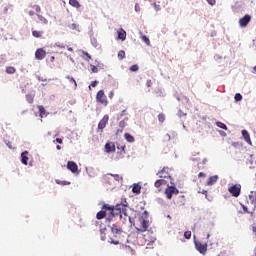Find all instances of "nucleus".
Here are the masks:
<instances>
[{
    "label": "nucleus",
    "instance_id": "obj_21",
    "mask_svg": "<svg viewBox=\"0 0 256 256\" xmlns=\"http://www.w3.org/2000/svg\"><path fill=\"white\" fill-rule=\"evenodd\" d=\"M16 72H17V69H15V67H13V66L6 67V73L8 75H14V73H16Z\"/></svg>",
    "mask_w": 256,
    "mask_h": 256
},
{
    "label": "nucleus",
    "instance_id": "obj_60",
    "mask_svg": "<svg viewBox=\"0 0 256 256\" xmlns=\"http://www.w3.org/2000/svg\"><path fill=\"white\" fill-rule=\"evenodd\" d=\"M205 161H207V159H204V160H203V163H205Z\"/></svg>",
    "mask_w": 256,
    "mask_h": 256
},
{
    "label": "nucleus",
    "instance_id": "obj_25",
    "mask_svg": "<svg viewBox=\"0 0 256 256\" xmlns=\"http://www.w3.org/2000/svg\"><path fill=\"white\" fill-rule=\"evenodd\" d=\"M127 123L125 122V120H122L119 122V127H121V129L117 130V133H123V129H125Z\"/></svg>",
    "mask_w": 256,
    "mask_h": 256
},
{
    "label": "nucleus",
    "instance_id": "obj_6",
    "mask_svg": "<svg viewBox=\"0 0 256 256\" xmlns=\"http://www.w3.org/2000/svg\"><path fill=\"white\" fill-rule=\"evenodd\" d=\"M156 175L160 179H171V174L169 173V167H164L162 170L158 171Z\"/></svg>",
    "mask_w": 256,
    "mask_h": 256
},
{
    "label": "nucleus",
    "instance_id": "obj_62",
    "mask_svg": "<svg viewBox=\"0 0 256 256\" xmlns=\"http://www.w3.org/2000/svg\"><path fill=\"white\" fill-rule=\"evenodd\" d=\"M110 96H113V92H111Z\"/></svg>",
    "mask_w": 256,
    "mask_h": 256
},
{
    "label": "nucleus",
    "instance_id": "obj_3",
    "mask_svg": "<svg viewBox=\"0 0 256 256\" xmlns=\"http://www.w3.org/2000/svg\"><path fill=\"white\" fill-rule=\"evenodd\" d=\"M164 193L167 199H173V195H179V190L175 186H167Z\"/></svg>",
    "mask_w": 256,
    "mask_h": 256
},
{
    "label": "nucleus",
    "instance_id": "obj_4",
    "mask_svg": "<svg viewBox=\"0 0 256 256\" xmlns=\"http://www.w3.org/2000/svg\"><path fill=\"white\" fill-rule=\"evenodd\" d=\"M229 193L232 194V197H239L241 195V184H235L228 188Z\"/></svg>",
    "mask_w": 256,
    "mask_h": 256
},
{
    "label": "nucleus",
    "instance_id": "obj_44",
    "mask_svg": "<svg viewBox=\"0 0 256 256\" xmlns=\"http://www.w3.org/2000/svg\"><path fill=\"white\" fill-rule=\"evenodd\" d=\"M38 19H40V21H43L45 25H47L48 21L45 19V17L38 15Z\"/></svg>",
    "mask_w": 256,
    "mask_h": 256
},
{
    "label": "nucleus",
    "instance_id": "obj_16",
    "mask_svg": "<svg viewBox=\"0 0 256 256\" xmlns=\"http://www.w3.org/2000/svg\"><path fill=\"white\" fill-rule=\"evenodd\" d=\"M219 179V176L214 175L208 178L207 185H215L217 183V180Z\"/></svg>",
    "mask_w": 256,
    "mask_h": 256
},
{
    "label": "nucleus",
    "instance_id": "obj_12",
    "mask_svg": "<svg viewBox=\"0 0 256 256\" xmlns=\"http://www.w3.org/2000/svg\"><path fill=\"white\" fill-rule=\"evenodd\" d=\"M67 169H69V171H71L72 173H77V171H79V166H77V163L69 161L67 163Z\"/></svg>",
    "mask_w": 256,
    "mask_h": 256
},
{
    "label": "nucleus",
    "instance_id": "obj_9",
    "mask_svg": "<svg viewBox=\"0 0 256 256\" xmlns=\"http://www.w3.org/2000/svg\"><path fill=\"white\" fill-rule=\"evenodd\" d=\"M195 247L201 255H205V253H207V243L202 244L201 242H195Z\"/></svg>",
    "mask_w": 256,
    "mask_h": 256
},
{
    "label": "nucleus",
    "instance_id": "obj_43",
    "mask_svg": "<svg viewBox=\"0 0 256 256\" xmlns=\"http://www.w3.org/2000/svg\"><path fill=\"white\" fill-rule=\"evenodd\" d=\"M33 9H35L36 13H40L41 12V7H39V5L33 6Z\"/></svg>",
    "mask_w": 256,
    "mask_h": 256
},
{
    "label": "nucleus",
    "instance_id": "obj_11",
    "mask_svg": "<svg viewBox=\"0 0 256 256\" xmlns=\"http://www.w3.org/2000/svg\"><path fill=\"white\" fill-rule=\"evenodd\" d=\"M165 185H167V180H165L163 178L156 180L154 183V187H156V189H158V191H161L162 187H165Z\"/></svg>",
    "mask_w": 256,
    "mask_h": 256
},
{
    "label": "nucleus",
    "instance_id": "obj_5",
    "mask_svg": "<svg viewBox=\"0 0 256 256\" xmlns=\"http://www.w3.org/2000/svg\"><path fill=\"white\" fill-rule=\"evenodd\" d=\"M139 221H140V228H136L138 233H145V231H147V229H149V222L148 220H146L145 218L143 217H140L139 218Z\"/></svg>",
    "mask_w": 256,
    "mask_h": 256
},
{
    "label": "nucleus",
    "instance_id": "obj_33",
    "mask_svg": "<svg viewBox=\"0 0 256 256\" xmlns=\"http://www.w3.org/2000/svg\"><path fill=\"white\" fill-rule=\"evenodd\" d=\"M216 125H217V127H219L220 129H224L225 131H227V125H225V123H223V122H217Z\"/></svg>",
    "mask_w": 256,
    "mask_h": 256
},
{
    "label": "nucleus",
    "instance_id": "obj_59",
    "mask_svg": "<svg viewBox=\"0 0 256 256\" xmlns=\"http://www.w3.org/2000/svg\"><path fill=\"white\" fill-rule=\"evenodd\" d=\"M209 237H211V234H207V239H209Z\"/></svg>",
    "mask_w": 256,
    "mask_h": 256
},
{
    "label": "nucleus",
    "instance_id": "obj_23",
    "mask_svg": "<svg viewBox=\"0 0 256 256\" xmlns=\"http://www.w3.org/2000/svg\"><path fill=\"white\" fill-rule=\"evenodd\" d=\"M32 35H33V37H35L36 39H40V37H43V31L33 30V31H32Z\"/></svg>",
    "mask_w": 256,
    "mask_h": 256
},
{
    "label": "nucleus",
    "instance_id": "obj_52",
    "mask_svg": "<svg viewBox=\"0 0 256 256\" xmlns=\"http://www.w3.org/2000/svg\"><path fill=\"white\" fill-rule=\"evenodd\" d=\"M28 15H30V17H33V15H35V12H34L33 10H30V11L28 12Z\"/></svg>",
    "mask_w": 256,
    "mask_h": 256
},
{
    "label": "nucleus",
    "instance_id": "obj_38",
    "mask_svg": "<svg viewBox=\"0 0 256 256\" xmlns=\"http://www.w3.org/2000/svg\"><path fill=\"white\" fill-rule=\"evenodd\" d=\"M130 71L132 72H136L139 71V66L137 64H134L130 67Z\"/></svg>",
    "mask_w": 256,
    "mask_h": 256
},
{
    "label": "nucleus",
    "instance_id": "obj_13",
    "mask_svg": "<svg viewBox=\"0 0 256 256\" xmlns=\"http://www.w3.org/2000/svg\"><path fill=\"white\" fill-rule=\"evenodd\" d=\"M242 137L248 145H253V142H251V136L249 135V132L247 130H242Z\"/></svg>",
    "mask_w": 256,
    "mask_h": 256
},
{
    "label": "nucleus",
    "instance_id": "obj_55",
    "mask_svg": "<svg viewBox=\"0 0 256 256\" xmlns=\"http://www.w3.org/2000/svg\"><path fill=\"white\" fill-rule=\"evenodd\" d=\"M50 61L53 63V61H55V56H51Z\"/></svg>",
    "mask_w": 256,
    "mask_h": 256
},
{
    "label": "nucleus",
    "instance_id": "obj_30",
    "mask_svg": "<svg viewBox=\"0 0 256 256\" xmlns=\"http://www.w3.org/2000/svg\"><path fill=\"white\" fill-rule=\"evenodd\" d=\"M66 79H68V81L74 85V88L77 89V81H75V78L67 76Z\"/></svg>",
    "mask_w": 256,
    "mask_h": 256
},
{
    "label": "nucleus",
    "instance_id": "obj_49",
    "mask_svg": "<svg viewBox=\"0 0 256 256\" xmlns=\"http://www.w3.org/2000/svg\"><path fill=\"white\" fill-rule=\"evenodd\" d=\"M98 83H99V82H98L97 80L93 81V82L91 83V87H97Z\"/></svg>",
    "mask_w": 256,
    "mask_h": 256
},
{
    "label": "nucleus",
    "instance_id": "obj_45",
    "mask_svg": "<svg viewBox=\"0 0 256 256\" xmlns=\"http://www.w3.org/2000/svg\"><path fill=\"white\" fill-rule=\"evenodd\" d=\"M91 71L92 73H99V68H97L96 66H92Z\"/></svg>",
    "mask_w": 256,
    "mask_h": 256
},
{
    "label": "nucleus",
    "instance_id": "obj_54",
    "mask_svg": "<svg viewBox=\"0 0 256 256\" xmlns=\"http://www.w3.org/2000/svg\"><path fill=\"white\" fill-rule=\"evenodd\" d=\"M111 243H113V245H119V241L111 240Z\"/></svg>",
    "mask_w": 256,
    "mask_h": 256
},
{
    "label": "nucleus",
    "instance_id": "obj_18",
    "mask_svg": "<svg viewBox=\"0 0 256 256\" xmlns=\"http://www.w3.org/2000/svg\"><path fill=\"white\" fill-rule=\"evenodd\" d=\"M118 39H121V41H125L127 39V32L121 29V31L118 32Z\"/></svg>",
    "mask_w": 256,
    "mask_h": 256
},
{
    "label": "nucleus",
    "instance_id": "obj_48",
    "mask_svg": "<svg viewBox=\"0 0 256 256\" xmlns=\"http://www.w3.org/2000/svg\"><path fill=\"white\" fill-rule=\"evenodd\" d=\"M154 7L156 11H161V6L154 3Z\"/></svg>",
    "mask_w": 256,
    "mask_h": 256
},
{
    "label": "nucleus",
    "instance_id": "obj_39",
    "mask_svg": "<svg viewBox=\"0 0 256 256\" xmlns=\"http://www.w3.org/2000/svg\"><path fill=\"white\" fill-rule=\"evenodd\" d=\"M234 99L235 101H241L243 99V96L240 93H236Z\"/></svg>",
    "mask_w": 256,
    "mask_h": 256
},
{
    "label": "nucleus",
    "instance_id": "obj_50",
    "mask_svg": "<svg viewBox=\"0 0 256 256\" xmlns=\"http://www.w3.org/2000/svg\"><path fill=\"white\" fill-rule=\"evenodd\" d=\"M135 11L138 13V11H141V7H139V4H135Z\"/></svg>",
    "mask_w": 256,
    "mask_h": 256
},
{
    "label": "nucleus",
    "instance_id": "obj_58",
    "mask_svg": "<svg viewBox=\"0 0 256 256\" xmlns=\"http://www.w3.org/2000/svg\"><path fill=\"white\" fill-rule=\"evenodd\" d=\"M68 51L73 52V48L69 47V48H68Z\"/></svg>",
    "mask_w": 256,
    "mask_h": 256
},
{
    "label": "nucleus",
    "instance_id": "obj_1",
    "mask_svg": "<svg viewBox=\"0 0 256 256\" xmlns=\"http://www.w3.org/2000/svg\"><path fill=\"white\" fill-rule=\"evenodd\" d=\"M127 207H129V202H127V198H122L121 202L115 207L110 206L109 204H105L103 206V209L109 211L111 215H113V217H115V215H120V217H123L124 215L125 217H127Z\"/></svg>",
    "mask_w": 256,
    "mask_h": 256
},
{
    "label": "nucleus",
    "instance_id": "obj_51",
    "mask_svg": "<svg viewBox=\"0 0 256 256\" xmlns=\"http://www.w3.org/2000/svg\"><path fill=\"white\" fill-rule=\"evenodd\" d=\"M56 143H59L60 145L63 144V139H61V138H56Z\"/></svg>",
    "mask_w": 256,
    "mask_h": 256
},
{
    "label": "nucleus",
    "instance_id": "obj_7",
    "mask_svg": "<svg viewBox=\"0 0 256 256\" xmlns=\"http://www.w3.org/2000/svg\"><path fill=\"white\" fill-rule=\"evenodd\" d=\"M107 123H109V115H104L98 123V130H100L101 133H103V129L107 127Z\"/></svg>",
    "mask_w": 256,
    "mask_h": 256
},
{
    "label": "nucleus",
    "instance_id": "obj_34",
    "mask_svg": "<svg viewBox=\"0 0 256 256\" xmlns=\"http://www.w3.org/2000/svg\"><path fill=\"white\" fill-rule=\"evenodd\" d=\"M26 100L28 103L32 104L34 101V96L31 94L26 95Z\"/></svg>",
    "mask_w": 256,
    "mask_h": 256
},
{
    "label": "nucleus",
    "instance_id": "obj_24",
    "mask_svg": "<svg viewBox=\"0 0 256 256\" xmlns=\"http://www.w3.org/2000/svg\"><path fill=\"white\" fill-rule=\"evenodd\" d=\"M69 5L75 7L76 9H79V7H81V4H79V1L77 0H69Z\"/></svg>",
    "mask_w": 256,
    "mask_h": 256
},
{
    "label": "nucleus",
    "instance_id": "obj_61",
    "mask_svg": "<svg viewBox=\"0 0 256 256\" xmlns=\"http://www.w3.org/2000/svg\"><path fill=\"white\" fill-rule=\"evenodd\" d=\"M144 214L147 215V211H144Z\"/></svg>",
    "mask_w": 256,
    "mask_h": 256
},
{
    "label": "nucleus",
    "instance_id": "obj_8",
    "mask_svg": "<svg viewBox=\"0 0 256 256\" xmlns=\"http://www.w3.org/2000/svg\"><path fill=\"white\" fill-rule=\"evenodd\" d=\"M251 23V15L246 14L242 18L239 19V25L240 27L244 28L247 27Z\"/></svg>",
    "mask_w": 256,
    "mask_h": 256
},
{
    "label": "nucleus",
    "instance_id": "obj_29",
    "mask_svg": "<svg viewBox=\"0 0 256 256\" xmlns=\"http://www.w3.org/2000/svg\"><path fill=\"white\" fill-rule=\"evenodd\" d=\"M241 207H242L244 213H248V214L251 215V216L255 215V210H253L252 212H250V211H249V208H247V206H245V205H243V204H241Z\"/></svg>",
    "mask_w": 256,
    "mask_h": 256
},
{
    "label": "nucleus",
    "instance_id": "obj_27",
    "mask_svg": "<svg viewBox=\"0 0 256 256\" xmlns=\"http://www.w3.org/2000/svg\"><path fill=\"white\" fill-rule=\"evenodd\" d=\"M176 203L178 204V205H185V196H183V195H180V196H178V198H177V200H176Z\"/></svg>",
    "mask_w": 256,
    "mask_h": 256
},
{
    "label": "nucleus",
    "instance_id": "obj_40",
    "mask_svg": "<svg viewBox=\"0 0 256 256\" xmlns=\"http://www.w3.org/2000/svg\"><path fill=\"white\" fill-rule=\"evenodd\" d=\"M251 229H252V233H254V236L256 238V222H254L251 226Z\"/></svg>",
    "mask_w": 256,
    "mask_h": 256
},
{
    "label": "nucleus",
    "instance_id": "obj_32",
    "mask_svg": "<svg viewBox=\"0 0 256 256\" xmlns=\"http://www.w3.org/2000/svg\"><path fill=\"white\" fill-rule=\"evenodd\" d=\"M118 59H119L120 61H123V59H125V51H124V50H120V51L118 52Z\"/></svg>",
    "mask_w": 256,
    "mask_h": 256
},
{
    "label": "nucleus",
    "instance_id": "obj_42",
    "mask_svg": "<svg viewBox=\"0 0 256 256\" xmlns=\"http://www.w3.org/2000/svg\"><path fill=\"white\" fill-rule=\"evenodd\" d=\"M249 199H250V201H252V203H256V195L255 194L250 195Z\"/></svg>",
    "mask_w": 256,
    "mask_h": 256
},
{
    "label": "nucleus",
    "instance_id": "obj_10",
    "mask_svg": "<svg viewBox=\"0 0 256 256\" xmlns=\"http://www.w3.org/2000/svg\"><path fill=\"white\" fill-rule=\"evenodd\" d=\"M46 55H47V52L43 48H39L35 52V57L36 59H38V61H43Z\"/></svg>",
    "mask_w": 256,
    "mask_h": 256
},
{
    "label": "nucleus",
    "instance_id": "obj_56",
    "mask_svg": "<svg viewBox=\"0 0 256 256\" xmlns=\"http://www.w3.org/2000/svg\"><path fill=\"white\" fill-rule=\"evenodd\" d=\"M86 57H88V59H91V55H89V53H85Z\"/></svg>",
    "mask_w": 256,
    "mask_h": 256
},
{
    "label": "nucleus",
    "instance_id": "obj_46",
    "mask_svg": "<svg viewBox=\"0 0 256 256\" xmlns=\"http://www.w3.org/2000/svg\"><path fill=\"white\" fill-rule=\"evenodd\" d=\"M146 86H147V87H153V81L147 80V81H146Z\"/></svg>",
    "mask_w": 256,
    "mask_h": 256
},
{
    "label": "nucleus",
    "instance_id": "obj_37",
    "mask_svg": "<svg viewBox=\"0 0 256 256\" xmlns=\"http://www.w3.org/2000/svg\"><path fill=\"white\" fill-rule=\"evenodd\" d=\"M57 185H71V182L56 180Z\"/></svg>",
    "mask_w": 256,
    "mask_h": 256
},
{
    "label": "nucleus",
    "instance_id": "obj_47",
    "mask_svg": "<svg viewBox=\"0 0 256 256\" xmlns=\"http://www.w3.org/2000/svg\"><path fill=\"white\" fill-rule=\"evenodd\" d=\"M207 1V3L209 4V5H215V3H217V1L216 0H206Z\"/></svg>",
    "mask_w": 256,
    "mask_h": 256
},
{
    "label": "nucleus",
    "instance_id": "obj_31",
    "mask_svg": "<svg viewBox=\"0 0 256 256\" xmlns=\"http://www.w3.org/2000/svg\"><path fill=\"white\" fill-rule=\"evenodd\" d=\"M141 39L146 45H151V40H149V37H147L146 35H142Z\"/></svg>",
    "mask_w": 256,
    "mask_h": 256
},
{
    "label": "nucleus",
    "instance_id": "obj_36",
    "mask_svg": "<svg viewBox=\"0 0 256 256\" xmlns=\"http://www.w3.org/2000/svg\"><path fill=\"white\" fill-rule=\"evenodd\" d=\"M158 121L160 123H165V114L161 113L158 115Z\"/></svg>",
    "mask_w": 256,
    "mask_h": 256
},
{
    "label": "nucleus",
    "instance_id": "obj_53",
    "mask_svg": "<svg viewBox=\"0 0 256 256\" xmlns=\"http://www.w3.org/2000/svg\"><path fill=\"white\" fill-rule=\"evenodd\" d=\"M206 175H205V173H203V172H200L199 174H198V177L199 178H201V177H205Z\"/></svg>",
    "mask_w": 256,
    "mask_h": 256
},
{
    "label": "nucleus",
    "instance_id": "obj_63",
    "mask_svg": "<svg viewBox=\"0 0 256 256\" xmlns=\"http://www.w3.org/2000/svg\"><path fill=\"white\" fill-rule=\"evenodd\" d=\"M123 113H125V110H124V111H122V115H123Z\"/></svg>",
    "mask_w": 256,
    "mask_h": 256
},
{
    "label": "nucleus",
    "instance_id": "obj_28",
    "mask_svg": "<svg viewBox=\"0 0 256 256\" xmlns=\"http://www.w3.org/2000/svg\"><path fill=\"white\" fill-rule=\"evenodd\" d=\"M107 213L103 210L99 211L97 214H96V219H105Z\"/></svg>",
    "mask_w": 256,
    "mask_h": 256
},
{
    "label": "nucleus",
    "instance_id": "obj_41",
    "mask_svg": "<svg viewBox=\"0 0 256 256\" xmlns=\"http://www.w3.org/2000/svg\"><path fill=\"white\" fill-rule=\"evenodd\" d=\"M185 239H191V231L184 232Z\"/></svg>",
    "mask_w": 256,
    "mask_h": 256
},
{
    "label": "nucleus",
    "instance_id": "obj_17",
    "mask_svg": "<svg viewBox=\"0 0 256 256\" xmlns=\"http://www.w3.org/2000/svg\"><path fill=\"white\" fill-rule=\"evenodd\" d=\"M132 193H134L135 195H139V193H141V185L133 184Z\"/></svg>",
    "mask_w": 256,
    "mask_h": 256
},
{
    "label": "nucleus",
    "instance_id": "obj_14",
    "mask_svg": "<svg viewBox=\"0 0 256 256\" xmlns=\"http://www.w3.org/2000/svg\"><path fill=\"white\" fill-rule=\"evenodd\" d=\"M105 151L107 153H115V144L113 142H107L105 144Z\"/></svg>",
    "mask_w": 256,
    "mask_h": 256
},
{
    "label": "nucleus",
    "instance_id": "obj_22",
    "mask_svg": "<svg viewBox=\"0 0 256 256\" xmlns=\"http://www.w3.org/2000/svg\"><path fill=\"white\" fill-rule=\"evenodd\" d=\"M68 29H70V31H79V24L77 23L68 24Z\"/></svg>",
    "mask_w": 256,
    "mask_h": 256
},
{
    "label": "nucleus",
    "instance_id": "obj_15",
    "mask_svg": "<svg viewBox=\"0 0 256 256\" xmlns=\"http://www.w3.org/2000/svg\"><path fill=\"white\" fill-rule=\"evenodd\" d=\"M111 232L114 233V235H119L120 233H123V228L113 224L111 226Z\"/></svg>",
    "mask_w": 256,
    "mask_h": 256
},
{
    "label": "nucleus",
    "instance_id": "obj_2",
    "mask_svg": "<svg viewBox=\"0 0 256 256\" xmlns=\"http://www.w3.org/2000/svg\"><path fill=\"white\" fill-rule=\"evenodd\" d=\"M96 101L101 105H104V107H107V105H109V101H107V96L105 95V91L103 90H99L97 92Z\"/></svg>",
    "mask_w": 256,
    "mask_h": 256
},
{
    "label": "nucleus",
    "instance_id": "obj_26",
    "mask_svg": "<svg viewBox=\"0 0 256 256\" xmlns=\"http://www.w3.org/2000/svg\"><path fill=\"white\" fill-rule=\"evenodd\" d=\"M110 175L111 177H113L115 179V181H118V182H123V176L119 175V174H108Z\"/></svg>",
    "mask_w": 256,
    "mask_h": 256
},
{
    "label": "nucleus",
    "instance_id": "obj_57",
    "mask_svg": "<svg viewBox=\"0 0 256 256\" xmlns=\"http://www.w3.org/2000/svg\"><path fill=\"white\" fill-rule=\"evenodd\" d=\"M56 149H57L58 151H61V146L57 145V146H56Z\"/></svg>",
    "mask_w": 256,
    "mask_h": 256
},
{
    "label": "nucleus",
    "instance_id": "obj_20",
    "mask_svg": "<svg viewBox=\"0 0 256 256\" xmlns=\"http://www.w3.org/2000/svg\"><path fill=\"white\" fill-rule=\"evenodd\" d=\"M27 155H29V152L27 151H24L21 154L23 165H27V162L29 161V157H27Z\"/></svg>",
    "mask_w": 256,
    "mask_h": 256
},
{
    "label": "nucleus",
    "instance_id": "obj_19",
    "mask_svg": "<svg viewBox=\"0 0 256 256\" xmlns=\"http://www.w3.org/2000/svg\"><path fill=\"white\" fill-rule=\"evenodd\" d=\"M124 138L128 143H135V137H133V135H131L130 133H125Z\"/></svg>",
    "mask_w": 256,
    "mask_h": 256
},
{
    "label": "nucleus",
    "instance_id": "obj_35",
    "mask_svg": "<svg viewBox=\"0 0 256 256\" xmlns=\"http://www.w3.org/2000/svg\"><path fill=\"white\" fill-rule=\"evenodd\" d=\"M38 109H39L40 117H43V115H45V113H46L45 107L38 106Z\"/></svg>",
    "mask_w": 256,
    "mask_h": 256
}]
</instances>
